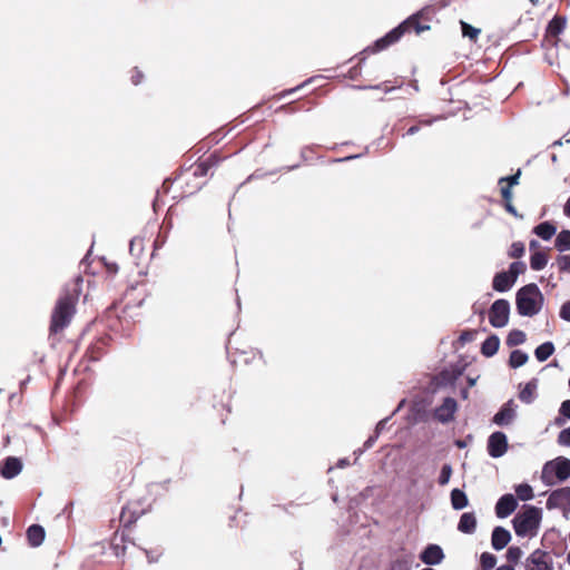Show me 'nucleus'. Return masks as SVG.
<instances>
[{
  "label": "nucleus",
  "mask_w": 570,
  "mask_h": 570,
  "mask_svg": "<svg viewBox=\"0 0 570 570\" xmlns=\"http://www.w3.org/2000/svg\"><path fill=\"white\" fill-rule=\"evenodd\" d=\"M419 131H420V126H419V125H414V126H411V127L407 129V131H406V134H405V135H407V136H413V135L417 134Z\"/></svg>",
  "instance_id": "69168bd1"
},
{
  "label": "nucleus",
  "mask_w": 570,
  "mask_h": 570,
  "mask_svg": "<svg viewBox=\"0 0 570 570\" xmlns=\"http://www.w3.org/2000/svg\"><path fill=\"white\" fill-rule=\"evenodd\" d=\"M511 305L505 298L495 299L489 308V322L495 328L504 327L509 323Z\"/></svg>",
  "instance_id": "423d86ee"
},
{
  "label": "nucleus",
  "mask_w": 570,
  "mask_h": 570,
  "mask_svg": "<svg viewBox=\"0 0 570 570\" xmlns=\"http://www.w3.org/2000/svg\"><path fill=\"white\" fill-rule=\"evenodd\" d=\"M504 208L509 214L513 215L514 217L523 218V216L518 213L517 208L512 205L511 202L504 203Z\"/></svg>",
  "instance_id": "4d7b16f0"
},
{
  "label": "nucleus",
  "mask_w": 570,
  "mask_h": 570,
  "mask_svg": "<svg viewBox=\"0 0 570 570\" xmlns=\"http://www.w3.org/2000/svg\"><path fill=\"white\" fill-rule=\"evenodd\" d=\"M538 387V380L535 377L531 379L525 383L523 389L519 393V399L521 402L525 404H531L535 399V390Z\"/></svg>",
  "instance_id": "412c9836"
},
{
  "label": "nucleus",
  "mask_w": 570,
  "mask_h": 570,
  "mask_svg": "<svg viewBox=\"0 0 570 570\" xmlns=\"http://www.w3.org/2000/svg\"><path fill=\"white\" fill-rule=\"evenodd\" d=\"M145 552L149 563L158 561L160 553H154V551L150 550H145Z\"/></svg>",
  "instance_id": "e2e57ef3"
},
{
  "label": "nucleus",
  "mask_w": 570,
  "mask_h": 570,
  "mask_svg": "<svg viewBox=\"0 0 570 570\" xmlns=\"http://www.w3.org/2000/svg\"><path fill=\"white\" fill-rule=\"evenodd\" d=\"M312 109V104L307 101H292L289 104L282 105L277 111L284 112L286 115H293L299 111H309Z\"/></svg>",
  "instance_id": "5701e85b"
},
{
  "label": "nucleus",
  "mask_w": 570,
  "mask_h": 570,
  "mask_svg": "<svg viewBox=\"0 0 570 570\" xmlns=\"http://www.w3.org/2000/svg\"><path fill=\"white\" fill-rule=\"evenodd\" d=\"M104 354V351L100 346L98 345H92L90 346L88 350H87V357L89 358L90 362H97L101 358Z\"/></svg>",
  "instance_id": "79ce46f5"
},
{
  "label": "nucleus",
  "mask_w": 570,
  "mask_h": 570,
  "mask_svg": "<svg viewBox=\"0 0 570 570\" xmlns=\"http://www.w3.org/2000/svg\"><path fill=\"white\" fill-rule=\"evenodd\" d=\"M525 570H553L552 560L525 562Z\"/></svg>",
  "instance_id": "c9c22d12"
},
{
  "label": "nucleus",
  "mask_w": 570,
  "mask_h": 570,
  "mask_svg": "<svg viewBox=\"0 0 570 570\" xmlns=\"http://www.w3.org/2000/svg\"><path fill=\"white\" fill-rule=\"evenodd\" d=\"M501 196H502L504 203L511 202V199H512L511 187L510 186L501 187Z\"/></svg>",
  "instance_id": "6e6d98bb"
},
{
  "label": "nucleus",
  "mask_w": 570,
  "mask_h": 570,
  "mask_svg": "<svg viewBox=\"0 0 570 570\" xmlns=\"http://www.w3.org/2000/svg\"><path fill=\"white\" fill-rule=\"evenodd\" d=\"M127 541V538L122 533L118 539V533L115 534L111 541V548L117 557L124 556L126 551V546L124 544Z\"/></svg>",
  "instance_id": "473e14b6"
},
{
  "label": "nucleus",
  "mask_w": 570,
  "mask_h": 570,
  "mask_svg": "<svg viewBox=\"0 0 570 570\" xmlns=\"http://www.w3.org/2000/svg\"><path fill=\"white\" fill-rule=\"evenodd\" d=\"M559 316L561 320L570 322V301H567L561 305Z\"/></svg>",
  "instance_id": "3c124183"
},
{
  "label": "nucleus",
  "mask_w": 570,
  "mask_h": 570,
  "mask_svg": "<svg viewBox=\"0 0 570 570\" xmlns=\"http://www.w3.org/2000/svg\"><path fill=\"white\" fill-rule=\"evenodd\" d=\"M355 89L358 90H379L383 89L385 94L392 92L396 89V87H387L386 82L380 83V85H368V86H354Z\"/></svg>",
  "instance_id": "37998d69"
},
{
  "label": "nucleus",
  "mask_w": 570,
  "mask_h": 570,
  "mask_svg": "<svg viewBox=\"0 0 570 570\" xmlns=\"http://www.w3.org/2000/svg\"><path fill=\"white\" fill-rule=\"evenodd\" d=\"M514 490L517 493V499H520L521 501H530L534 497L533 489L528 483H520L515 485Z\"/></svg>",
  "instance_id": "c756f323"
},
{
  "label": "nucleus",
  "mask_w": 570,
  "mask_h": 570,
  "mask_svg": "<svg viewBox=\"0 0 570 570\" xmlns=\"http://www.w3.org/2000/svg\"><path fill=\"white\" fill-rule=\"evenodd\" d=\"M554 247L558 252L564 253L570 249V229H562L554 239Z\"/></svg>",
  "instance_id": "cd10ccee"
},
{
  "label": "nucleus",
  "mask_w": 570,
  "mask_h": 570,
  "mask_svg": "<svg viewBox=\"0 0 570 570\" xmlns=\"http://www.w3.org/2000/svg\"><path fill=\"white\" fill-rule=\"evenodd\" d=\"M391 570H410V569L405 561L397 559L391 563Z\"/></svg>",
  "instance_id": "5fc2aeb1"
},
{
  "label": "nucleus",
  "mask_w": 570,
  "mask_h": 570,
  "mask_svg": "<svg viewBox=\"0 0 570 570\" xmlns=\"http://www.w3.org/2000/svg\"><path fill=\"white\" fill-rule=\"evenodd\" d=\"M543 303L544 296L535 283H529L515 293V308L520 316H535L542 309Z\"/></svg>",
  "instance_id": "7ed1b4c3"
},
{
  "label": "nucleus",
  "mask_w": 570,
  "mask_h": 570,
  "mask_svg": "<svg viewBox=\"0 0 570 570\" xmlns=\"http://www.w3.org/2000/svg\"><path fill=\"white\" fill-rule=\"evenodd\" d=\"M546 507L548 510L562 509L563 517L570 512V487H563L550 492Z\"/></svg>",
  "instance_id": "0eeeda50"
},
{
  "label": "nucleus",
  "mask_w": 570,
  "mask_h": 570,
  "mask_svg": "<svg viewBox=\"0 0 570 570\" xmlns=\"http://www.w3.org/2000/svg\"><path fill=\"white\" fill-rule=\"evenodd\" d=\"M464 370L465 367L459 364L451 365L450 367H444L432 377L431 383L435 389L453 385L456 382V380L463 374Z\"/></svg>",
  "instance_id": "6e6552de"
},
{
  "label": "nucleus",
  "mask_w": 570,
  "mask_h": 570,
  "mask_svg": "<svg viewBox=\"0 0 570 570\" xmlns=\"http://www.w3.org/2000/svg\"><path fill=\"white\" fill-rule=\"evenodd\" d=\"M529 360V355L522 350H513L510 353L508 364L511 368H519L523 366Z\"/></svg>",
  "instance_id": "bb28decb"
},
{
  "label": "nucleus",
  "mask_w": 570,
  "mask_h": 570,
  "mask_svg": "<svg viewBox=\"0 0 570 570\" xmlns=\"http://www.w3.org/2000/svg\"><path fill=\"white\" fill-rule=\"evenodd\" d=\"M460 24H461L462 36L465 38H469L472 41H476L481 30L479 28L471 26L470 23H468L463 20L460 21Z\"/></svg>",
  "instance_id": "7c9ffc66"
},
{
  "label": "nucleus",
  "mask_w": 570,
  "mask_h": 570,
  "mask_svg": "<svg viewBox=\"0 0 570 570\" xmlns=\"http://www.w3.org/2000/svg\"><path fill=\"white\" fill-rule=\"evenodd\" d=\"M500 347V337L497 334H490L481 344L480 352L485 357L494 356Z\"/></svg>",
  "instance_id": "aec40b11"
},
{
  "label": "nucleus",
  "mask_w": 570,
  "mask_h": 570,
  "mask_svg": "<svg viewBox=\"0 0 570 570\" xmlns=\"http://www.w3.org/2000/svg\"><path fill=\"white\" fill-rule=\"evenodd\" d=\"M549 261V256L543 250H535L530 255V267L531 269L539 272L542 271Z\"/></svg>",
  "instance_id": "393cba45"
},
{
  "label": "nucleus",
  "mask_w": 570,
  "mask_h": 570,
  "mask_svg": "<svg viewBox=\"0 0 570 570\" xmlns=\"http://www.w3.org/2000/svg\"><path fill=\"white\" fill-rule=\"evenodd\" d=\"M559 414L570 420V400H566L561 403Z\"/></svg>",
  "instance_id": "603ef678"
},
{
  "label": "nucleus",
  "mask_w": 570,
  "mask_h": 570,
  "mask_svg": "<svg viewBox=\"0 0 570 570\" xmlns=\"http://www.w3.org/2000/svg\"><path fill=\"white\" fill-rule=\"evenodd\" d=\"M456 410V400L454 397L446 396L444 397L442 404L435 409L434 416L439 422L446 424L454 420V414Z\"/></svg>",
  "instance_id": "9b49d317"
},
{
  "label": "nucleus",
  "mask_w": 570,
  "mask_h": 570,
  "mask_svg": "<svg viewBox=\"0 0 570 570\" xmlns=\"http://www.w3.org/2000/svg\"><path fill=\"white\" fill-rule=\"evenodd\" d=\"M312 81H313V78H309V79L305 80L304 82H302L301 85H298V86H296L294 88H291V89L282 91L281 94L277 95V99H283L286 96H289V95L296 92L297 90H299L301 88L305 87L307 83H311Z\"/></svg>",
  "instance_id": "de8ad7c7"
},
{
  "label": "nucleus",
  "mask_w": 570,
  "mask_h": 570,
  "mask_svg": "<svg viewBox=\"0 0 570 570\" xmlns=\"http://www.w3.org/2000/svg\"><path fill=\"white\" fill-rule=\"evenodd\" d=\"M542 509L531 504H524L512 519L513 530L520 538H533L538 534L541 521Z\"/></svg>",
  "instance_id": "20e7f679"
},
{
  "label": "nucleus",
  "mask_w": 570,
  "mask_h": 570,
  "mask_svg": "<svg viewBox=\"0 0 570 570\" xmlns=\"http://www.w3.org/2000/svg\"><path fill=\"white\" fill-rule=\"evenodd\" d=\"M518 508V499L511 494L505 493L499 498L495 503V514L499 519H504L511 515Z\"/></svg>",
  "instance_id": "ddd939ff"
},
{
  "label": "nucleus",
  "mask_w": 570,
  "mask_h": 570,
  "mask_svg": "<svg viewBox=\"0 0 570 570\" xmlns=\"http://www.w3.org/2000/svg\"><path fill=\"white\" fill-rule=\"evenodd\" d=\"M520 177H521V169L519 168L514 174L501 177L499 179V184L507 183V186H510L512 188L513 186L519 185Z\"/></svg>",
  "instance_id": "a19ab883"
},
{
  "label": "nucleus",
  "mask_w": 570,
  "mask_h": 570,
  "mask_svg": "<svg viewBox=\"0 0 570 570\" xmlns=\"http://www.w3.org/2000/svg\"><path fill=\"white\" fill-rule=\"evenodd\" d=\"M379 436H380V435H379L377 433H375V432H374V434H373V435H370V436L367 438V440H366V441L364 442V444H363L364 450H368V449H371V448L375 444V442H376V440L379 439Z\"/></svg>",
  "instance_id": "bf43d9fd"
},
{
  "label": "nucleus",
  "mask_w": 570,
  "mask_h": 570,
  "mask_svg": "<svg viewBox=\"0 0 570 570\" xmlns=\"http://www.w3.org/2000/svg\"><path fill=\"white\" fill-rule=\"evenodd\" d=\"M527 269V265L522 261H515L509 265L507 273L517 282L519 275L523 274Z\"/></svg>",
  "instance_id": "2f4dec72"
},
{
  "label": "nucleus",
  "mask_w": 570,
  "mask_h": 570,
  "mask_svg": "<svg viewBox=\"0 0 570 570\" xmlns=\"http://www.w3.org/2000/svg\"><path fill=\"white\" fill-rule=\"evenodd\" d=\"M45 538L46 531L42 525L35 523L27 529V540L31 547L37 548L41 546L45 541Z\"/></svg>",
  "instance_id": "f3484780"
},
{
  "label": "nucleus",
  "mask_w": 570,
  "mask_h": 570,
  "mask_svg": "<svg viewBox=\"0 0 570 570\" xmlns=\"http://www.w3.org/2000/svg\"><path fill=\"white\" fill-rule=\"evenodd\" d=\"M554 351V344L551 341H548L535 347L534 356L539 362H546Z\"/></svg>",
  "instance_id": "a878e982"
},
{
  "label": "nucleus",
  "mask_w": 570,
  "mask_h": 570,
  "mask_svg": "<svg viewBox=\"0 0 570 570\" xmlns=\"http://www.w3.org/2000/svg\"><path fill=\"white\" fill-rule=\"evenodd\" d=\"M541 482L546 487H553L562 483L570 478V459L566 456H557L547 461L541 471Z\"/></svg>",
  "instance_id": "39448f33"
},
{
  "label": "nucleus",
  "mask_w": 570,
  "mask_h": 570,
  "mask_svg": "<svg viewBox=\"0 0 570 570\" xmlns=\"http://www.w3.org/2000/svg\"><path fill=\"white\" fill-rule=\"evenodd\" d=\"M208 171H209V167L202 160L196 164L193 176L194 177H204L208 174Z\"/></svg>",
  "instance_id": "09e8293b"
},
{
  "label": "nucleus",
  "mask_w": 570,
  "mask_h": 570,
  "mask_svg": "<svg viewBox=\"0 0 570 570\" xmlns=\"http://www.w3.org/2000/svg\"><path fill=\"white\" fill-rule=\"evenodd\" d=\"M497 557L491 552H483L480 556V564L483 570H491L497 564Z\"/></svg>",
  "instance_id": "72a5a7b5"
},
{
  "label": "nucleus",
  "mask_w": 570,
  "mask_h": 570,
  "mask_svg": "<svg viewBox=\"0 0 570 570\" xmlns=\"http://www.w3.org/2000/svg\"><path fill=\"white\" fill-rule=\"evenodd\" d=\"M390 417L382 419L377 422L374 432L379 435L382 433V431L385 429L386 423L389 422Z\"/></svg>",
  "instance_id": "052dcab7"
},
{
  "label": "nucleus",
  "mask_w": 570,
  "mask_h": 570,
  "mask_svg": "<svg viewBox=\"0 0 570 570\" xmlns=\"http://www.w3.org/2000/svg\"><path fill=\"white\" fill-rule=\"evenodd\" d=\"M314 148H315V146L303 147L301 150V158L304 161H308L309 159H312V154L314 153Z\"/></svg>",
  "instance_id": "864d4df0"
},
{
  "label": "nucleus",
  "mask_w": 570,
  "mask_h": 570,
  "mask_svg": "<svg viewBox=\"0 0 570 570\" xmlns=\"http://www.w3.org/2000/svg\"><path fill=\"white\" fill-rule=\"evenodd\" d=\"M80 287L79 284L76 283L72 285V288H66L65 293L57 299L55 307L51 313L50 321V332L59 333L63 328H66L75 313H76V304L79 299Z\"/></svg>",
  "instance_id": "f03ea898"
},
{
  "label": "nucleus",
  "mask_w": 570,
  "mask_h": 570,
  "mask_svg": "<svg viewBox=\"0 0 570 570\" xmlns=\"http://www.w3.org/2000/svg\"><path fill=\"white\" fill-rule=\"evenodd\" d=\"M558 443L563 446H570V426L560 431Z\"/></svg>",
  "instance_id": "49530a36"
},
{
  "label": "nucleus",
  "mask_w": 570,
  "mask_h": 570,
  "mask_svg": "<svg viewBox=\"0 0 570 570\" xmlns=\"http://www.w3.org/2000/svg\"><path fill=\"white\" fill-rule=\"evenodd\" d=\"M438 0H431V3L424 6L419 11L414 12L405 20H403L395 28L386 32L383 37L376 39L372 46H367L364 48V51L367 52H380L389 48L390 46L396 43L403 35L410 30V21L415 20H431L432 16L436 11Z\"/></svg>",
  "instance_id": "f257e3e1"
},
{
  "label": "nucleus",
  "mask_w": 570,
  "mask_h": 570,
  "mask_svg": "<svg viewBox=\"0 0 570 570\" xmlns=\"http://www.w3.org/2000/svg\"><path fill=\"white\" fill-rule=\"evenodd\" d=\"M532 233L540 237L542 240H550L557 233V226L550 220L542 222L535 225Z\"/></svg>",
  "instance_id": "6ab92c4d"
},
{
  "label": "nucleus",
  "mask_w": 570,
  "mask_h": 570,
  "mask_svg": "<svg viewBox=\"0 0 570 570\" xmlns=\"http://www.w3.org/2000/svg\"><path fill=\"white\" fill-rule=\"evenodd\" d=\"M563 213L567 217H570V197L568 198V200L564 204Z\"/></svg>",
  "instance_id": "338daca9"
},
{
  "label": "nucleus",
  "mask_w": 570,
  "mask_h": 570,
  "mask_svg": "<svg viewBox=\"0 0 570 570\" xmlns=\"http://www.w3.org/2000/svg\"><path fill=\"white\" fill-rule=\"evenodd\" d=\"M523 556V551L520 547L511 546L508 548L505 558L510 564H515L520 561L521 557Z\"/></svg>",
  "instance_id": "f704fd0d"
},
{
  "label": "nucleus",
  "mask_w": 570,
  "mask_h": 570,
  "mask_svg": "<svg viewBox=\"0 0 570 570\" xmlns=\"http://www.w3.org/2000/svg\"><path fill=\"white\" fill-rule=\"evenodd\" d=\"M422 24L423 23H421L420 20H415V21L412 20V21H410V29L413 28L416 35H421L422 33Z\"/></svg>",
  "instance_id": "680f3d73"
},
{
  "label": "nucleus",
  "mask_w": 570,
  "mask_h": 570,
  "mask_svg": "<svg viewBox=\"0 0 570 570\" xmlns=\"http://www.w3.org/2000/svg\"><path fill=\"white\" fill-rule=\"evenodd\" d=\"M451 475H452V466L451 464L449 463H444L441 468V471H440V474H439V478H438V483L440 485H446L451 479Z\"/></svg>",
  "instance_id": "4c0bfd02"
},
{
  "label": "nucleus",
  "mask_w": 570,
  "mask_h": 570,
  "mask_svg": "<svg viewBox=\"0 0 570 570\" xmlns=\"http://www.w3.org/2000/svg\"><path fill=\"white\" fill-rule=\"evenodd\" d=\"M508 438L502 431H495L488 438L487 450L493 459L503 456L508 451Z\"/></svg>",
  "instance_id": "1a4fd4ad"
},
{
  "label": "nucleus",
  "mask_w": 570,
  "mask_h": 570,
  "mask_svg": "<svg viewBox=\"0 0 570 570\" xmlns=\"http://www.w3.org/2000/svg\"><path fill=\"white\" fill-rule=\"evenodd\" d=\"M476 529V517L473 512H464L461 514L458 530L465 534H472Z\"/></svg>",
  "instance_id": "a211bd4d"
},
{
  "label": "nucleus",
  "mask_w": 570,
  "mask_h": 570,
  "mask_svg": "<svg viewBox=\"0 0 570 570\" xmlns=\"http://www.w3.org/2000/svg\"><path fill=\"white\" fill-rule=\"evenodd\" d=\"M419 558L424 564L432 567L440 564L444 560L445 554L441 546L429 543L420 552Z\"/></svg>",
  "instance_id": "f8f14e48"
},
{
  "label": "nucleus",
  "mask_w": 570,
  "mask_h": 570,
  "mask_svg": "<svg viewBox=\"0 0 570 570\" xmlns=\"http://www.w3.org/2000/svg\"><path fill=\"white\" fill-rule=\"evenodd\" d=\"M478 335V331L476 330H464L461 332L459 338H458V343L463 346L465 345L466 343H470L472 341L475 340Z\"/></svg>",
  "instance_id": "ea45409f"
},
{
  "label": "nucleus",
  "mask_w": 570,
  "mask_h": 570,
  "mask_svg": "<svg viewBox=\"0 0 570 570\" xmlns=\"http://www.w3.org/2000/svg\"><path fill=\"white\" fill-rule=\"evenodd\" d=\"M527 335L521 330H511L505 338V344L509 347L521 345L525 342Z\"/></svg>",
  "instance_id": "c85d7f7f"
},
{
  "label": "nucleus",
  "mask_w": 570,
  "mask_h": 570,
  "mask_svg": "<svg viewBox=\"0 0 570 570\" xmlns=\"http://www.w3.org/2000/svg\"><path fill=\"white\" fill-rule=\"evenodd\" d=\"M525 253V246L522 242H513L510 246L508 255L513 258H521Z\"/></svg>",
  "instance_id": "58836bf2"
},
{
  "label": "nucleus",
  "mask_w": 570,
  "mask_h": 570,
  "mask_svg": "<svg viewBox=\"0 0 570 570\" xmlns=\"http://www.w3.org/2000/svg\"><path fill=\"white\" fill-rule=\"evenodd\" d=\"M540 247V243L537 240V239H531L529 242V249L533 253L535 250H538V248Z\"/></svg>",
  "instance_id": "0e129e2a"
},
{
  "label": "nucleus",
  "mask_w": 570,
  "mask_h": 570,
  "mask_svg": "<svg viewBox=\"0 0 570 570\" xmlns=\"http://www.w3.org/2000/svg\"><path fill=\"white\" fill-rule=\"evenodd\" d=\"M514 284L515 281L505 271L495 273L492 279V288L498 293L510 291Z\"/></svg>",
  "instance_id": "dca6fc26"
},
{
  "label": "nucleus",
  "mask_w": 570,
  "mask_h": 570,
  "mask_svg": "<svg viewBox=\"0 0 570 570\" xmlns=\"http://www.w3.org/2000/svg\"><path fill=\"white\" fill-rule=\"evenodd\" d=\"M517 407L518 405L512 399L509 400L493 415L492 423L498 426H507L511 424L517 416Z\"/></svg>",
  "instance_id": "9d476101"
},
{
  "label": "nucleus",
  "mask_w": 570,
  "mask_h": 570,
  "mask_svg": "<svg viewBox=\"0 0 570 570\" xmlns=\"http://www.w3.org/2000/svg\"><path fill=\"white\" fill-rule=\"evenodd\" d=\"M548 560V552L537 549L527 559L525 562L543 561Z\"/></svg>",
  "instance_id": "a18cd8bd"
},
{
  "label": "nucleus",
  "mask_w": 570,
  "mask_h": 570,
  "mask_svg": "<svg viewBox=\"0 0 570 570\" xmlns=\"http://www.w3.org/2000/svg\"><path fill=\"white\" fill-rule=\"evenodd\" d=\"M23 464L18 456H7L0 462V475L6 480H11L19 475Z\"/></svg>",
  "instance_id": "4468645a"
},
{
  "label": "nucleus",
  "mask_w": 570,
  "mask_h": 570,
  "mask_svg": "<svg viewBox=\"0 0 570 570\" xmlns=\"http://www.w3.org/2000/svg\"><path fill=\"white\" fill-rule=\"evenodd\" d=\"M223 160V158L216 153L214 151L213 154H210L206 159H204L203 161L210 168L217 166L220 161Z\"/></svg>",
  "instance_id": "8fccbe9b"
},
{
  "label": "nucleus",
  "mask_w": 570,
  "mask_h": 570,
  "mask_svg": "<svg viewBox=\"0 0 570 570\" xmlns=\"http://www.w3.org/2000/svg\"><path fill=\"white\" fill-rule=\"evenodd\" d=\"M371 53L370 51L365 52L364 49L358 53V65L356 66H353L348 71H347V77L352 80H355L360 75H361V67L360 65H362L365 59H366V55Z\"/></svg>",
  "instance_id": "e433bc0d"
},
{
  "label": "nucleus",
  "mask_w": 570,
  "mask_h": 570,
  "mask_svg": "<svg viewBox=\"0 0 570 570\" xmlns=\"http://www.w3.org/2000/svg\"><path fill=\"white\" fill-rule=\"evenodd\" d=\"M495 570H515V569H514V566H512V564H502V566L498 567Z\"/></svg>",
  "instance_id": "774afa93"
},
{
  "label": "nucleus",
  "mask_w": 570,
  "mask_h": 570,
  "mask_svg": "<svg viewBox=\"0 0 570 570\" xmlns=\"http://www.w3.org/2000/svg\"><path fill=\"white\" fill-rule=\"evenodd\" d=\"M144 75L140 70L135 68L134 73L131 76V82L132 85L137 86L142 81Z\"/></svg>",
  "instance_id": "13d9d810"
},
{
  "label": "nucleus",
  "mask_w": 570,
  "mask_h": 570,
  "mask_svg": "<svg viewBox=\"0 0 570 570\" xmlns=\"http://www.w3.org/2000/svg\"><path fill=\"white\" fill-rule=\"evenodd\" d=\"M511 538V533L508 529L497 525L491 533V546L495 551H501L509 544Z\"/></svg>",
  "instance_id": "2eb2a0df"
},
{
  "label": "nucleus",
  "mask_w": 570,
  "mask_h": 570,
  "mask_svg": "<svg viewBox=\"0 0 570 570\" xmlns=\"http://www.w3.org/2000/svg\"><path fill=\"white\" fill-rule=\"evenodd\" d=\"M557 264L561 273L570 274V255H559Z\"/></svg>",
  "instance_id": "c03bdc74"
},
{
  "label": "nucleus",
  "mask_w": 570,
  "mask_h": 570,
  "mask_svg": "<svg viewBox=\"0 0 570 570\" xmlns=\"http://www.w3.org/2000/svg\"><path fill=\"white\" fill-rule=\"evenodd\" d=\"M451 505L454 510H462L468 507L469 499L465 492L459 488L451 491L450 494Z\"/></svg>",
  "instance_id": "b1692460"
},
{
  "label": "nucleus",
  "mask_w": 570,
  "mask_h": 570,
  "mask_svg": "<svg viewBox=\"0 0 570 570\" xmlns=\"http://www.w3.org/2000/svg\"><path fill=\"white\" fill-rule=\"evenodd\" d=\"M567 24V18L564 16L556 14L547 26V33L551 37H558L563 32Z\"/></svg>",
  "instance_id": "4be33fe9"
}]
</instances>
